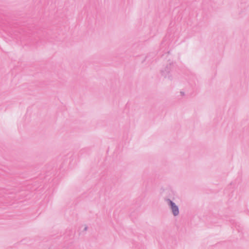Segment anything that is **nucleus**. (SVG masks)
<instances>
[{"instance_id": "obj_1", "label": "nucleus", "mask_w": 249, "mask_h": 249, "mask_svg": "<svg viewBox=\"0 0 249 249\" xmlns=\"http://www.w3.org/2000/svg\"><path fill=\"white\" fill-rule=\"evenodd\" d=\"M174 67L175 65L173 62L169 61L166 67L161 70L160 73L161 75L165 78L172 80L173 79L172 73L174 69Z\"/></svg>"}, {"instance_id": "obj_2", "label": "nucleus", "mask_w": 249, "mask_h": 249, "mask_svg": "<svg viewBox=\"0 0 249 249\" xmlns=\"http://www.w3.org/2000/svg\"><path fill=\"white\" fill-rule=\"evenodd\" d=\"M164 200L167 202L168 206L171 210L172 213L174 216H177L179 214V211L178 207L169 198H165Z\"/></svg>"}, {"instance_id": "obj_3", "label": "nucleus", "mask_w": 249, "mask_h": 249, "mask_svg": "<svg viewBox=\"0 0 249 249\" xmlns=\"http://www.w3.org/2000/svg\"><path fill=\"white\" fill-rule=\"evenodd\" d=\"M169 38V36H166L165 38L163 39V41L161 43L160 47L161 48L163 47L164 45H168V41H167V39Z\"/></svg>"}, {"instance_id": "obj_4", "label": "nucleus", "mask_w": 249, "mask_h": 249, "mask_svg": "<svg viewBox=\"0 0 249 249\" xmlns=\"http://www.w3.org/2000/svg\"><path fill=\"white\" fill-rule=\"evenodd\" d=\"M180 93L181 96H183L185 95V93L183 91H181L180 92Z\"/></svg>"}, {"instance_id": "obj_5", "label": "nucleus", "mask_w": 249, "mask_h": 249, "mask_svg": "<svg viewBox=\"0 0 249 249\" xmlns=\"http://www.w3.org/2000/svg\"><path fill=\"white\" fill-rule=\"evenodd\" d=\"M88 229V227L87 226H86L85 228H84V231H87Z\"/></svg>"}]
</instances>
